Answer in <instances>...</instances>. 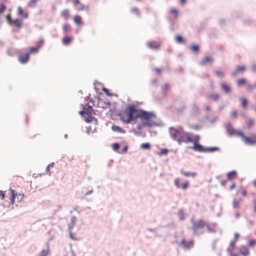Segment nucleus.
Returning a JSON list of instances; mask_svg holds the SVG:
<instances>
[{"mask_svg":"<svg viewBox=\"0 0 256 256\" xmlns=\"http://www.w3.org/2000/svg\"><path fill=\"white\" fill-rule=\"evenodd\" d=\"M236 187V184L235 183H233L230 186V190H232Z\"/></svg>","mask_w":256,"mask_h":256,"instance_id":"nucleus-59","label":"nucleus"},{"mask_svg":"<svg viewBox=\"0 0 256 256\" xmlns=\"http://www.w3.org/2000/svg\"><path fill=\"white\" fill-rule=\"evenodd\" d=\"M188 186H189V182H186L182 184V188L183 190H186L188 188Z\"/></svg>","mask_w":256,"mask_h":256,"instance_id":"nucleus-49","label":"nucleus"},{"mask_svg":"<svg viewBox=\"0 0 256 256\" xmlns=\"http://www.w3.org/2000/svg\"><path fill=\"white\" fill-rule=\"evenodd\" d=\"M49 254L48 248L43 249L40 253L38 256H48Z\"/></svg>","mask_w":256,"mask_h":256,"instance_id":"nucleus-27","label":"nucleus"},{"mask_svg":"<svg viewBox=\"0 0 256 256\" xmlns=\"http://www.w3.org/2000/svg\"><path fill=\"white\" fill-rule=\"evenodd\" d=\"M18 16L26 18L28 16V14L27 12H24L21 6H18Z\"/></svg>","mask_w":256,"mask_h":256,"instance_id":"nucleus-16","label":"nucleus"},{"mask_svg":"<svg viewBox=\"0 0 256 256\" xmlns=\"http://www.w3.org/2000/svg\"><path fill=\"white\" fill-rule=\"evenodd\" d=\"M237 176L238 174L235 170L230 172L226 174V177L228 180H234L237 178Z\"/></svg>","mask_w":256,"mask_h":256,"instance_id":"nucleus-10","label":"nucleus"},{"mask_svg":"<svg viewBox=\"0 0 256 256\" xmlns=\"http://www.w3.org/2000/svg\"><path fill=\"white\" fill-rule=\"evenodd\" d=\"M73 40V37L71 36H66L62 40V43L64 45L69 44Z\"/></svg>","mask_w":256,"mask_h":256,"instance_id":"nucleus-15","label":"nucleus"},{"mask_svg":"<svg viewBox=\"0 0 256 256\" xmlns=\"http://www.w3.org/2000/svg\"><path fill=\"white\" fill-rule=\"evenodd\" d=\"M219 94H213L208 96L209 98H212L215 101H217L219 99Z\"/></svg>","mask_w":256,"mask_h":256,"instance_id":"nucleus-28","label":"nucleus"},{"mask_svg":"<svg viewBox=\"0 0 256 256\" xmlns=\"http://www.w3.org/2000/svg\"><path fill=\"white\" fill-rule=\"evenodd\" d=\"M137 109L134 106H128L124 110L119 114L120 120L126 124H130L132 120H136Z\"/></svg>","mask_w":256,"mask_h":256,"instance_id":"nucleus-3","label":"nucleus"},{"mask_svg":"<svg viewBox=\"0 0 256 256\" xmlns=\"http://www.w3.org/2000/svg\"><path fill=\"white\" fill-rule=\"evenodd\" d=\"M180 172L184 176H186V177H188V176L194 177L196 175V172H184L183 170H181Z\"/></svg>","mask_w":256,"mask_h":256,"instance_id":"nucleus-22","label":"nucleus"},{"mask_svg":"<svg viewBox=\"0 0 256 256\" xmlns=\"http://www.w3.org/2000/svg\"><path fill=\"white\" fill-rule=\"evenodd\" d=\"M38 0H30L28 3V6L30 7H34L36 6V2Z\"/></svg>","mask_w":256,"mask_h":256,"instance_id":"nucleus-39","label":"nucleus"},{"mask_svg":"<svg viewBox=\"0 0 256 256\" xmlns=\"http://www.w3.org/2000/svg\"><path fill=\"white\" fill-rule=\"evenodd\" d=\"M254 86H252V84H248L247 86V90L248 91H252L254 89Z\"/></svg>","mask_w":256,"mask_h":256,"instance_id":"nucleus-54","label":"nucleus"},{"mask_svg":"<svg viewBox=\"0 0 256 256\" xmlns=\"http://www.w3.org/2000/svg\"><path fill=\"white\" fill-rule=\"evenodd\" d=\"M200 139V136L198 135L195 136L194 138L191 136V140L190 142H193L194 146L191 148L192 150L194 151L198 152H214L218 150V148L217 147H213L210 148H205L202 146L201 144H198V142Z\"/></svg>","mask_w":256,"mask_h":256,"instance_id":"nucleus-5","label":"nucleus"},{"mask_svg":"<svg viewBox=\"0 0 256 256\" xmlns=\"http://www.w3.org/2000/svg\"><path fill=\"white\" fill-rule=\"evenodd\" d=\"M155 114L152 112L145 111L143 110H138L136 114V119L139 118L144 126H151L153 124L152 119L155 118Z\"/></svg>","mask_w":256,"mask_h":256,"instance_id":"nucleus-4","label":"nucleus"},{"mask_svg":"<svg viewBox=\"0 0 256 256\" xmlns=\"http://www.w3.org/2000/svg\"><path fill=\"white\" fill-rule=\"evenodd\" d=\"M238 236H238V234L236 233V234H234V238H235V240H237V239H238Z\"/></svg>","mask_w":256,"mask_h":256,"instance_id":"nucleus-64","label":"nucleus"},{"mask_svg":"<svg viewBox=\"0 0 256 256\" xmlns=\"http://www.w3.org/2000/svg\"><path fill=\"white\" fill-rule=\"evenodd\" d=\"M246 70L244 66H238L236 68V69L232 73V76H234L238 73L242 72Z\"/></svg>","mask_w":256,"mask_h":256,"instance_id":"nucleus-14","label":"nucleus"},{"mask_svg":"<svg viewBox=\"0 0 256 256\" xmlns=\"http://www.w3.org/2000/svg\"><path fill=\"white\" fill-rule=\"evenodd\" d=\"M80 8H76V10L78 11H82L84 10H88V7L82 4H80Z\"/></svg>","mask_w":256,"mask_h":256,"instance_id":"nucleus-33","label":"nucleus"},{"mask_svg":"<svg viewBox=\"0 0 256 256\" xmlns=\"http://www.w3.org/2000/svg\"><path fill=\"white\" fill-rule=\"evenodd\" d=\"M242 194L243 196H246L247 195V191L246 189L242 188Z\"/></svg>","mask_w":256,"mask_h":256,"instance_id":"nucleus-56","label":"nucleus"},{"mask_svg":"<svg viewBox=\"0 0 256 256\" xmlns=\"http://www.w3.org/2000/svg\"><path fill=\"white\" fill-rule=\"evenodd\" d=\"M10 25L14 26L18 29H20L22 26V20L18 18L13 20Z\"/></svg>","mask_w":256,"mask_h":256,"instance_id":"nucleus-9","label":"nucleus"},{"mask_svg":"<svg viewBox=\"0 0 256 256\" xmlns=\"http://www.w3.org/2000/svg\"><path fill=\"white\" fill-rule=\"evenodd\" d=\"M175 40L178 43H184L185 41L182 37L180 35L176 36Z\"/></svg>","mask_w":256,"mask_h":256,"instance_id":"nucleus-30","label":"nucleus"},{"mask_svg":"<svg viewBox=\"0 0 256 256\" xmlns=\"http://www.w3.org/2000/svg\"><path fill=\"white\" fill-rule=\"evenodd\" d=\"M146 45L149 48L154 50H158L160 46V42L154 41L148 42H147Z\"/></svg>","mask_w":256,"mask_h":256,"instance_id":"nucleus-7","label":"nucleus"},{"mask_svg":"<svg viewBox=\"0 0 256 256\" xmlns=\"http://www.w3.org/2000/svg\"><path fill=\"white\" fill-rule=\"evenodd\" d=\"M112 130L114 132H120V133H125L126 130L118 126H112Z\"/></svg>","mask_w":256,"mask_h":256,"instance_id":"nucleus-21","label":"nucleus"},{"mask_svg":"<svg viewBox=\"0 0 256 256\" xmlns=\"http://www.w3.org/2000/svg\"><path fill=\"white\" fill-rule=\"evenodd\" d=\"M168 150L167 149H162L161 151L159 152V156H161L162 155H166L168 154Z\"/></svg>","mask_w":256,"mask_h":256,"instance_id":"nucleus-42","label":"nucleus"},{"mask_svg":"<svg viewBox=\"0 0 256 256\" xmlns=\"http://www.w3.org/2000/svg\"><path fill=\"white\" fill-rule=\"evenodd\" d=\"M199 46L197 45H192L190 46V50L192 52H198L199 50Z\"/></svg>","mask_w":256,"mask_h":256,"instance_id":"nucleus-35","label":"nucleus"},{"mask_svg":"<svg viewBox=\"0 0 256 256\" xmlns=\"http://www.w3.org/2000/svg\"><path fill=\"white\" fill-rule=\"evenodd\" d=\"M92 108L91 106H89L87 110L86 111L84 110V111H80V114H92L91 110H92Z\"/></svg>","mask_w":256,"mask_h":256,"instance_id":"nucleus-34","label":"nucleus"},{"mask_svg":"<svg viewBox=\"0 0 256 256\" xmlns=\"http://www.w3.org/2000/svg\"><path fill=\"white\" fill-rule=\"evenodd\" d=\"M74 22L77 25H80L82 24V20L80 16H76L74 18Z\"/></svg>","mask_w":256,"mask_h":256,"instance_id":"nucleus-19","label":"nucleus"},{"mask_svg":"<svg viewBox=\"0 0 256 256\" xmlns=\"http://www.w3.org/2000/svg\"><path fill=\"white\" fill-rule=\"evenodd\" d=\"M174 184L177 188H180V180L179 178H176L174 180Z\"/></svg>","mask_w":256,"mask_h":256,"instance_id":"nucleus-51","label":"nucleus"},{"mask_svg":"<svg viewBox=\"0 0 256 256\" xmlns=\"http://www.w3.org/2000/svg\"><path fill=\"white\" fill-rule=\"evenodd\" d=\"M123 143L124 144V148L122 150V151L120 152V153H125L127 152L128 149V146L126 144V142H123Z\"/></svg>","mask_w":256,"mask_h":256,"instance_id":"nucleus-43","label":"nucleus"},{"mask_svg":"<svg viewBox=\"0 0 256 256\" xmlns=\"http://www.w3.org/2000/svg\"><path fill=\"white\" fill-rule=\"evenodd\" d=\"M216 74L220 78H222L224 76V74L223 72L218 71V70H216L215 71Z\"/></svg>","mask_w":256,"mask_h":256,"instance_id":"nucleus-41","label":"nucleus"},{"mask_svg":"<svg viewBox=\"0 0 256 256\" xmlns=\"http://www.w3.org/2000/svg\"><path fill=\"white\" fill-rule=\"evenodd\" d=\"M120 148V144H118V143H114L112 144V149L115 150V151H116L118 150Z\"/></svg>","mask_w":256,"mask_h":256,"instance_id":"nucleus-44","label":"nucleus"},{"mask_svg":"<svg viewBox=\"0 0 256 256\" xmlns=\"http://www.w3.org/2000/svg\"><path fill=\"white\" fill-rule=\"evenodd\" d=\"M30 59V53H26L18 56V61L22 64H26L28 62Z\"/></svg>","mask_w":256,"mask_h":256,"instance_id":"nucleus-8","label":"nucleus"},{"mask_svg":"<svg viewBox=\"0 0 256 256\" xmlns=\"http://www.w3.org/2000/svg\"><path fill=\"white\" fill-rule=\"evenodd\" d=\"M252 204L254 211L256 212V199H254L252 201Z\"/></svg>","mask_w":256,"mask_h":256,"instance_id":"nucleus-50","label":"nucleus"},{"mask_svg":"<svg viewBox=\"0 0 256 256\" xmlns=\"http://www.w3.org/2000/svg\"><path fill=\"white\" fill-rule=\"evenodd\" d=\"M242 198H239L238 200L234 199L232 202V205L234 208H238L240 206V203L242 202Z\"/></svg>","mask_w":256,"mask_h":256,"instance_id":"nucleus-20","label":"nucleus"},{"mask_svg":"<svg viewBox=\"0 0 256 256\" xmlns=\"http://www.w3.org/2000/svg\"><path fill=\"white\" fill-rule=\"evenodd\" d=\"M170 86L168 84H165L162 86V88L164 91L166 92L168 90L170 89Z\"/></svg>","mask_w":256,"mask_h":256,"instance_id":"nucleus-47","label":"nucleus"},{"mask_svg":"<svg viewBox=\"0 0 256 256\" xmlns=\"http://www.w3.org/2000/svg\"><path fill=\"white\" fill-rule=\"evenodd\" d=\"M41 46V45L40 44L37 47H33V48H29V52L30 54H32V53H36L38 52V50L40 48Z\"/></svg>","mask_w":256,"mask_h":256,"instance_id":"nucleus-25","label":"nucleus"},{"mask_svg":"<svg viewBox=\"0 0 256 256\" xmlns=\"http://www.w3.org/2000/svg\"><path fill=\"white\" fill-rule=\"evenodd\" d=\"M220 86H221L222 90L226 93L228 94L231 92L232 90H231L230 86L228 84L224 82H222L220 84Z\"/></svg>","mask_w":256,"mask_h":256,"instance_id":"nucleus-13","label":"nucleus"},{"mask_svg":"<svg viewBox=\"0 0 256 256\" xmlns=\"http://www.w3.org/2000/svg\"><path fill=\"white\" fill-rule=\"evenodd\" d=\"M103 90L108 94L110 95V94L108 93V90L106 88H103Z\"/></svg>","mask_w":256,"mask_h":256,"instance_id":"nucleus-63","label":"nucleus"},{"mask_svg":"<svg viewBox=\"0 0 256 256\" xmlns=\"http://www.w3.org/2000/svg\"><path fill=\"white\" fill-rule=\"evenodd\" d=\"M62 29L65 34H66L68 32L71 30L70 26L68 24H65L63 26Z\"/></svg>","mask_w":256,"mask_h":256,"instance_id":"nucleus-26","label":"nucleus"},{"mask_svg":"<svg viewBox=\"0 0 256 256\" xmlns=\"http://www.w3.org/2000/svg\"><path fill=\"white\" fill-rule=\"evenodd\" d=\"M70 238L71 239L74 240H76V238H74V236L73 234H72V232L70 233Z\"/></svg>","mask_w":256,"mask_h":256,"instance_id":"nucleus-62","label":"nucleus"},{"mask_svg":"<svg viewBox=\"0 0 256 256\" xmlns=\"http://www.w3.org/2000/svg\"><path fill=\"white\" fill-rule=\"evenodd\" d=\"M9 192L10 193V204H14V203L15 198H16V196H17L18 194L16 193L15 191L12 188H10Z\"/></svg>","mask_w":256,"mask_h":256,"instance_id":"nucleus-11","label":"nucleus"},{"mask_svg":"<svg viewBox=\"0 0 256 256\" xmlns=\"http://www.w3.org/2000/svg\"><path fill=\"white\" fill-rule=\"evenodd\" d=\"M181 244H182L185 248L189 249L191 248L194 245V242L192 240H190L188 242H186L185 240H182L180 242Z\"/></svg>","mask_w":256,"mask_h":256,"instance_id":"nucleus-12","label":"nucleus"},{"mask_svg":"<svg viewBox=\"0 0 256 256\" xmlns=\"http://www.w3.org/2000/svg\"><path fill=\"white\" fill-rule=\"evenodd\" d=\"M256 245V240H250L248 243V246L253 247Z\"/></svg>","mask_w":256,"mask_h":256,"instance_id":"nucleus-37","label":"nucleus"},{"mask_svg":"<svg viewBox=\"0 0 256 256\" xmlns=\"http://www.w3.org/2000/svg\"><path fill=\"white\" fill-rule=\"evenodd\" d=\"M170 13L174 15V18H177L178 16V10L175 8H172L170 10Z\"/></svg>","mask_w":256,"mask_h":256,"instance_id":"nucleus-31","label":"nucleus"},{"mask_svg":"<svg viewBox=\"0 0 256 256\" xmlns=\"http://www.w3.org/2000/svg\"><path fill=\"white\" fill-rule=\"evenodd\" d=\"M236 111H233V112H232V116L233 118H236Z\"/></svg>","mask_w":256,"mask_h":256,"instance_id":"nucleus-61","label":"nucleus"},{"mask_svg":"<svg viewBox=\"0 0 256 256\" xmlns=\"http://www.w3.org/2000/svg\"><path fill=\"white\" fill-rule=\"evenodd\" d=\"M146 126H143V122H142L141 124H138L136 126L137 132L139 133L141 132L142 128V127H146Z\"/></svg>","mask_w":256,"mask_h":256,"instance_id":"nucleus-40","label":"nucleus"},{"mask_svg":"<svg viewBox=\"0 0 256 256\" xmlns=\"http://www.w3.org/2000/svg\"><path fill=\"white\" fill-rule=\"evenodd\" d=\"M54 166V162H52V163L50 164H48L46 168V171L47 172H50V168H52Z\"/></svg>","mask_w":256,"mask_h":256,"instance_id":"nucleus-52","label":"nucleus"},{"mask_svg":"<svg viewBox=\"0 0 256 256\" xmlns=\"http://www.w3.org/2000/svg\"><path fill=\"white\" fill-rule=\"evenodd\" d=\"M6 19L8 21V22L10 24L12 22V21L13 20L11 18V16L10 14H8L6 16Z\"/></svg>","mask_w":256,"mask_h":256,"instance_id":"nucleus-48","label":"nucleus"},{"mask_svg":"<svg viewBox=\"0 0 256 256\" xmlns=\"http://www.w3.org/2000/svg\"><path fill=\"white\" fill-rule=\"evenodd\" d=\"M76 221V218L75 216H72L71 218V224H70L69 226V228H70V230H71L73 228Z\"/></svg>","mask_w":256,"mask_h":256,"instance_id":"nucleus-29","label":"nucleus"},{"mask_svg":"<svg viewBox=\"0 0 256 256\" xmlns=\"http://www.w3.org/2000/svg\"><path fill=\"white\" fill-rule=\"evenodd\" d=\"M254 124V122L252 119L249 118L247 122V125L248 128H250Z\"/></svg>","mask_w":256,"mask_h":256,"instance_id":"nucleus-38","label":"nucleus"},{"mask_svg":"<svg viewBox=\"0 0 256 256\" xmlns=\"http://www.w3.org/2000/svg\"><path fill=\"white\" fill-rule=\"evenodd\" d=\"M251 69L253 72H256V64H253L252 66Z\"/></svg>","mask_w":256,"mask_h":256,"instance_id":"nucleus-58","label":"nucleus"},{"mask_svg":"<svg viewBox=\"0 0 256 256\" xmlns=\"http://www.w3.org/2000/svg\"><path fill=\"white\" fill-rule=\"evenodd\" d=\"M204 227H206L207 228V230L210 232H213V230H212V228L210 226L208 225V224L206 222V225Z\"/></svg>","mask_w":256,"mask_h":256,"instance_id":"nucleus-55","label":"nucleus"},{"mask_svg":"<svg viewBox=\"0 0 256 256\" xmlns=\"http://www.w3.org/2000/svg\"><path fill=\"white\" fill-rule=\"evenodd\" d=\"M192 230L194 234H198V231L205 226L206 222L202 220H192Z\"/></svg>","mask_w":256,"mask_h":256,"instance_id":"nucleus-6","label":"nucleus"},{"mask_svg":"<svg viewBox=\"0 0 256 256\" xmlns=\"http://www.w3.org/2000/svg\"><path fill=\"white\" fill-rule=\"evenodd\" d=\"M154 70L155 72H156L158 74H160L161 72V70L158 68H155L154 69Z\"/></svg>","mask_w":256,"mask_h":256,"instance_id":"nucleus-60","label":"nucleus"},{"mask_svg":"<svg viewBox=\"0 0 256 256\" xmlns=\"http://www.w3.org/2000/svg\"><path fill=\"white\" fill-rule=\"evenodd\" d=\"M178 215L180 217V220H182L184 218V214L182 210H180L178 212Z\"/></svg>","mask_w":256,"mask_h":256,"instance_id":"nucleus-36","label":"nucleus"},{"mask_svg":"<svg viewBox=\"0 0 256 256\" xmlns=\"http://www.w3.org/2000/svg\"><path fill=\"white\" fill-rule=\"evenodd\" d=\"M169 133L172 139L176 141L179 144L182 142L188 143L192 141V134L186 132L182 126L170 127Z\"/></svg>","mask_w":256,"mask_h":256,"instance_id":"nucleus-1","label":"nucleus"},{"mask_svg":"<svg viewBox=\"0 0 256 256\" xmlns=\"http://www.w3.org/2000/svg\"><path fill=\"white\" fill-rule=\"evenodd\" d=\"M240 102L241 103L242 106L244 108L246 109L248 106V100H247L244 98H240Z\"/></svg>","mask_w":256,"mask_h":256,"instance_id":"nucleus-23","label":"nucleus"},{"mask_svg":"<svg viewBox=\"0 0 256 256\" xmlns=\"http://www.w3.org/2000/svg\"><path fill=\"white\" fill-rule=\"evenodd\" d=\"M60 14L66 20H68L70 18V12L68 10H64Z\"/></svg>","mask_w":256,"mask_h":256,"instance_id":"nucleus-17","label":"nucleus"},{"mask_svg":"<svg viewBox=\"0 0 256 256\" xmlns=\"http://www.w3.org/2000/svg\"><path fill=\"white\" fill-rule=\"evenodd\" d=\"M72 2L74 6H76L77 4H80L81 3L79 0H72Z\"/></svg>","mask_w":256,"mask_h":256,"instance_id":"nucleus-57","label":"nucleus"},{"mask_svg":"<svg viewBox=\"0 0 256 256\" xmlns=\"http://www.w3.org/2000/svg\"><path fill=\"white\" fill-rule=\"evenodd\" d=\"M226 131L230 136L235 135L241 138L246 144H256V134H252L251 138L246 136L242 131L235 130L231 126H227Z\"/></svg>","mask_w":256,"mask_h":256,"instance_id":"nucleus-2","label":"nucleus"},{"mask_svg":"<svg viewBox=\"0 0 256 256\" xmlns=\"http://www.w3.org/2000/svg\"><path fill=\"white\" fill-rule=\"evenodd\" d=\"M6 192V191H0V196L2 199H4V198H5Z\"/></svg>","mask_w":256,"mask_h":256,"instance_id":"nucleus-53","label":"nucleus"},{"mask_svg":"<svg viewBox=\"0 0 256 256\" xmlns=\"http://www.w3.org/2000/svg\"><path fill=\"white\" fill-rule=\"evenodd\" d=\"M240 254L244 256H247L249 254V251L247 248H246L244 251L240 252Z\"/></svg>","mask_w":256,"mask_h":256,"instance_id":"nucleus-45","label":"nucleus"},{"mask_svg":"<svg viewBox=\"0 0 256 256\" xmlns=\"http://www.w3.org/2000/svg\"><path fill=\"white\" fill-rule=\"evenodd\" d=\"M150 144L148 142L144 143L140 145V148L144 150H150Z\"/></svg>","mask_w":256,"mask_h":256,"instance_id":"nucleus-32","label":"nucleus"},{"mask_svg":"<svg viewBox=\"0 0 256 256\" xmlns=\"http://www.w3.org/2000/svg\"><path fill=\"white\" fill-rule=\"evenodd\" d=\"M6 6L5 4H2L0 6V14L3 13V12L6 10Z\"/></svg>","mask_w":256,"mask_h":256,"instance_id":"nucleus-46","label":"nucleus"},{"mask_svg":"<svg viewBox=\"0 0 256 256\" xmlns=\"http://www.w3.org/2000/svg\"><path fill=\"white\" fill-rule=\"evenodd\" d=\"M246 78H241L237 80V85L238 86H241L246 84Z\"/></svg>","mask_w":256,"mask_h":256,"instance_id":"nucleus-24","label":"nucleus"},{"mask_svg":"<svg viewBox=\"0 0 256 256\" xmlns=\"http://www.w3.org/2000/svg\"><path fill=\"white\" fill-rule=\"evenodd\" d=\"M212 60H213L212 58L207 56L202 59L200 64L201 65H205L208 63L212 62Z\"/></svg>","mask_w":256,"mask_h":256,"instance_id":"nucleus-18","label":"nucleus"}]
</instances>
